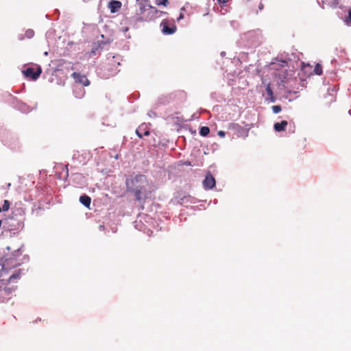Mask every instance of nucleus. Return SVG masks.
Wrapping results in <instances>:
<instances>
[{"label": "nucleus", "mask_w": 351, "mask_h": 351, "mask_svg": "<svg viewBox=\"0 0 351 351\" xmlns=\"http://www.w3.org/2000/svg\"><path fill=\"white\" fill-rule=\"evenodd\" d=\"M7 250H10V247L9 246H8V247H7Z\"/></svg>", "instance_id": "obj_52"}, {"label": "nucleus", "mask_w": 351, "mask_h": 351, "mask_svg": "<svg viewBox=\"0 0 351 351\" xmlns=\"http://www.w3.org/2000/svg\"><path fill=\"white\" fill-rule=\"evenodd\" d=\"M128 29H129V28H128V27H124V28L123 29V32H127V31H128Z\"/></svg>", "instance_id": "obj_43"}, {"label": "nucleus", "mask_w": 351, "mask_h": 351, "mask_svg": "<svg viewBox=\"0 0 351 351\" xmlns=\"http://www.w3.org/2000/svg\"><path fill=\"white\" fill-rule=\"evenodd\" d=\"M1 211H3V209H2V207H1V206H0V213H1Z\"/></svg>", "instance_id": "obj_50"}, {"label": "nucleus", "mask_w": 351, "mask_h": 351, "mask_svg": "<svg viewBox=\"0 0 351 351\" xmlns=\"http://www.w3.org/2000/svg\"><path fill=\"white\" fill-rule=\"evenodd\" d=\"M140 14H143L145 12H148V7L147 4H143L142 3H140Z\"/></svg>", "instance_id": "obj_27"}, {"label": "nucleus", "mask_w": 351, "mask_h": 351, "mask_svg": "<svg viewBox=\"0 0 351 351\" xmlns=\"http://www.w3.org/2000/svg\"><path fill=\"white\" fill-rule=\"evenodd\" d=\"M121 5V2L119 1L110 0L108 2V8L110 9L111 13H116L120 10Z\"/></svg>", "instance_id": "obj_12"}, {"label": "nucleus", "mask_w": 351, "mask_h": 351, "mask_svg": "<svg viewBox=\"0 0 351 351\" xmlns=\"http://www.w3.org/2000/svg\"><path fill=\"white\" fill-rule=\"evenodd\" d=\"M3 142L11 149H14L18 145V138L15 135L10 134L3 140Z\"/></svg>", "instance_id": "obj_10"}, {"label": "nucleus", "mask_w": 351, "mask_h": 351, "mask_svg": "<svg viewBox=\"0 0 351 351\" xmlns=\"http://www.w3.org/2000/svg\"><path fill=\"white\" fill-rule=\"evenodd\" d=\"M217 134L221 138H223L226 136V132H224L223 130H219V131H218Z\"/></svg>", "instance_id": "obj_33"}, {"label": "nucleus", "mask_w": 351, "mask_h": 351, "mask_svg": "<svg viewBox=\"0 0 351 351\" xmlns=\"http://www.w3.org/2000/svg\"><path fill=\"white\" fill-rule=\"evenodd\" d=\"M148 114H149L150 117H152V116L156 117V112H154V111H150V112L148 113Z\"/></svg>", "instance_id": "obj_39"}, {"label": "nucleus", "mask_w": 351, "mask_h": 351, "mask_svg": "<svg viewBox=\"0 0 351 351\" xmlns=\"http://www.w3.org/2000/svg\"><path fill=\"white\" fill-rule=\"evenodd\" d=\"M135 132L140 138H142L144 136H147L150 134L146 123H142L139 125Z\"/></svg>", "instance_id": "obj_11"}, {"label": "nucleus", "mask_w": 351, "mask_h": 351, "mask_svg": "<svg viewBox=\"0 0 351 351\" xmlns=\"http://www.w3.org/2000/svg\"><path fill=\"white\" fill-rule=\"evenodd\" d=\"M14 290H15V287L14 286L12 287H5L4 293L6 295H9Z\"/></svg>", "instance_id": "obj_31"}, {"label": "nucleus", "mask_w": 351, "mask_h": 351, "mask_svg": "<svg viewBox=\"0 0 351 351\" xmlns=\"http://www.w3.org/2000/svg\"><path fill=\"white\" fill-rule=\"evenodd\" d=\"M294 129H295V125L294 123H293V126L291 127V124H290L289 125V131H291L292 133L294 132Z\"/></svg>", "instance_id": "obj_35"}, {"label": "nucleus", "mask_w": 351, "mask_h": 351, "mask_svg": "<svg viewBox=\"0 0 351 351\" xmlns=\"http://www.w3.org/2000/svg\"><path fill=\"white\" fill-rule=\"evenodd\" d=\"M44 55H45V56H47V55H48V52H47V51H45V52L44 53Z\"/></svg>", "instance_id": "obj_46"}, {"label": "nucleus", "mask_w": 351, "mask_h": 351, "mask_svg": "<svg viewBox=\"0 0 351 351\" xmlns=\"http://www.w3.org/2000/svg\"><path fill=\"white\" fill-rule=\"evenodd\" d=\"M20 254H21V248H19V249L14 250V252L12 253V255L14 257L18 256Z\"/></svg>", "instance_id": "obj_32"}, {"label": "nucleus", "mask_w": 351, "mask_h": 351, "mask_svg": "<svg viewBox=\"0 0 351 351\" xmlns=\"http://www.w3.org/2000/svg\"><path fill=\"white\" fill-rule=\"evenodd\" d=\"M265 90L267 92V95L274 93V91H273L271 87L270 83H267L266 84Z\"/></svg>", "instance_id": "obj_30"}, {"label": "nucleus", "mask_w": 351, "mask_h": 351, "mask_svg": "<svg viewBox=\"0 0 351 351\" xmlns=\"http://www.w3.org/2000/svg\"><path fill=\"white\" fill-rule=\"evenodd\" d=\"M155 3L158 6H165L167 7L169 4V0H156Z\"/></svg>", "instance_id": "obj_25"}, {"label": "nucleus", "mask_w": 351, "mask_h": 351, "mask_svg": "<svg viewBox=\"0 0 351 351\" xmlns=\"http://www.w3.org/2000/svg\"><path fill=\"white\" fill-rule=\"evenodd\" d=\"M80 202L86 208L90 209L91 198L88 195L84 193L79 198Z\"/></svg>", "instance_id": "obj_13"}, {"label": "nucleus", "mask_w": 351, "mask_h": 351, "mask_svg": "<svg viewBox=\"0 0 351 351\" xmlns=\"http://www.w3.org/2000/svg\"><path fill=\"white\" fill-rule=\"evenodd\" d=\"M34 36V31L32 29H28L26 30L25 32V36L27 38H33Z\"/></svg>", "instance_id": "obj_28"}, {"label": "nucleus", "mask_w": 351, "mask_h": 351, "mask_svg": "<svg viewBox=\"0 0 351 351\" xmlns=\"http://www.w3.org/2000/svg\"><path fill=\"white\" fill-rule=\"evenodd\" d=\"M344 23L347 25H351V8H350L348 11V13L344 19Z\"/></svg>", "instance_id": "obj_22"}, {"label": "nucleus", "mask_w": 351, "mask_h": 351, "mask_svg": "<svg viewBox=\"0 0 351 351\" xmlns=\"http://www.w3.org/2000/svg\"><path fill=\"white\" fill-rule=\"evenodd\" d=\"M101 50V47L100 45H95L90 51V55L95 56Z\"/></svg>", "instance_id": "obj_23"}, {"label": "nucleus", "mask_w": 351, "mask_h": 351, "mask_svg": "<svg viewBox=\"0 0 351 351\" xmlns=\"http://www.w3.org/2000/svg\"><path fill=\"white\" fill-rule=\"evenodd\" d=\"M258 8L259 10H263V4L262 3H261L258 5Z\"/></svg>", "instance_id": "obj_40"}, {"label": "nucleus", "mask_w": 351, "mask_h": 351, "mask_svg": "<svg viewBox=\"0 0 351 351\" xmlns=\"http://www.w3.org/2000/svg\"><path fill=\"white\" fill-rule=\"evenodd\" d=\"M73 95L76 98H82L84 97L85 94V90L82 87H78L77 86H75L73 90Z\"/></svg>", "instance_id": "obj_16"}, {"label": "nucleus", "mask_w": 351, "mask_h": 351, "mask_svg": "<svg viewBox=\"0 0 351 351\" xmlns=\"http://www.w3.org/2000/svg\"><path fill=\"white\" fill-rule=\"evenodd\" d=\"M23 75L27 78H30L32 80H36L42 73V68L40 66H37L35 69L33 67H27L22 71Z\"/></svg>", "instance_id": "obj_6"}, {"label": "nucleus", "mask_w": 351, "mask_h": 351, "mask_svg": "<svg viewBox=\"0 0 351 351\" xmlns=\"http://www.w3.org/2000/svg\"><path fill=\"white\" fill-rule=\"evenodd\" d=\"M185 165H191V162H190V161H186V162H185Z\"/></svg>", "instance_id": "obj_45"}, {"label": "nucleus", "mask_w": 351, "mask_h": 351, "mask_svg": "<svg viewBox=\"0 0 351 351\" xmlns=\"http://www.w3.org/2000/svg\"><path fill=\"white\" fill-rule=\"evenodd\" d=\"M23 38V37L22 36H20L19 39L22 40Z\"/></svg>", "instance_id": "obj_49"}, {"label": "nucleus", "mask_w": 351, "mask_h": 351, "mask_svg": "<svg viewBox=\"0 0 351 351\" xmlns=\"http://www.w3.org/2000/svg\"><path fill=\"white\" fill-rule=\"evenodd\" d=\"M271 110L274 114H278L281 112L282 107L280 105H275L271 106Z\"/></svg>", "instance_id": "obj_26"}, {"label": "nucleus", "mask_w": 351, "mask_h": 351, "mask_svg": "<svg viewBox=\"0 0 351 351\" xmlns=\"http://www.w3.org/2000/svg\"><path fill=\"white\" fill-rule=\"evenodd\" d=\"M276 100L277 98L274 93L267 95V97L265 98V101H267L269 103H275Z\"/></svg>", "instance_id": "obj_24"}, {"label": "nucleus", "mask_w": 351, "mask_h": 351, "mask_svg": "<svg viewBox=\"0 0 351 351\" xmlns=\"http://www.w3.org/2000/svg\"><path fill=\"white\" fill-rule=\"evenodd\" d=\"M45 17H46V18H47V19H49V16L48 14H46V15H45Z\"/></svg>", "instance_id": "obj_48"}, {"label": "nucleus", "mask_w": 351, "mask_h": 351, "mask_svg": "<svg viewBox=\"0 0 351 351\" xmlns=\"http://www.w3.org/2000/svg\"><path fill=\"white\" fill-rule=\"evenodd\" d=\"M8 229L10 232H13L15 234L16 232L21 230L24 228L23 219H16L14 217L9 218L7 221Z\"/></svg>", "instance_id": "obj_5"}, {"label": "nucleus", "mask_w": 351, "mask_h": 351, "mask_svg": "<svg viewBox=\"0 0 351 351\" xmlns=\"http://www.w3.org/2000/svg\"><path fill=\"white\" fill-rule=\"evenodd\" d=\"M5 302V298L3 295V293L0 294V303Z\"/></svg>", "instance_id": "obj_37"}, {"label": "nucleus", "mask_w": 351, "mask_h": 351, "mask_svg": "<svg viewBox=\"0 0 351 351\" xmlns=\"http://www.w3.org/2000/svg\"><path fill=\"white\" fill-rule=\"evenodd\" d=\"M216 185V181L214 176L208 172L203 180V186L206 189H213Z\"/></svg>", "instance_id": "obj_9"}, {"label": "nucleus", "mask_w": 351, "mask_h": 351, "mask_svg": "<svg viewBox=\"0 0 351 351\" xmlns=\"http://www.w3.org/2000/svg\"><path fill=\"white\" fill-rule=\"evenodd\" d=\"M225 55H226V52H225V51H222V52L221 53V56L222 57L225 56Z\"/></svg>", "instance_id": "obj_44"}, {"label": "nucleus", "mask_w": 351, "mask_h": 351, "mask_svg": "<svg viewBox=\"0 0 351 351\" xmlns=\"http://www.w3.org/2000/svg\"><path fill=\"white\" fill-rule=\"evenodd\" d=\"M276 61L271 63V67L276 70L275 76L278 79L279 85L285 87L286 84L295 78V72L293 70L283 69L285 66H288L287 60L277 59Z\"/></svg>", "instance_id": "obj_2"}, {"label": "nucleus", "mask_w": 351, "mask_h": 351, "mask_svg": "<svg viewBox=\"0 0 351 351\" xmlns=\"http://www.w3.org/2000/svg\"><path fill=\"white\" fill-rule=\"evenodd\" d=\"M72 77L74 79L75 82L80 85L88 86L90 84V81L86 75H82L80 73L73 72L71 74Z\"/></svg>", "instance_id": "obj_8"}, {"label": "nucleus", "mask_w": 351, "mask_h": 351, "mask_svg": "<svg viewBox=\"0 0 351 351\" xmlns=\"http://www.w3.org/2000/svg\"><path fill=\"white\" fill-rule=\"evenodd\" d=\"M338 88L337 86H334L331 88V93H328L326 97H330V102H333L335 101V93L337 91Z\"/></svg>", "instance_id": "obj_19"}, {"label": "nucleus", "mask_w": 351, "mask_h": 351, "mask_svg": "<svg viewBox=\"0 0 351 351\" xmlns=\"http://www.w3.org/2000/svg\"><path fill=\"white\" fill-rule=\"evenodd\" d=\"M184 14H183V13H180V14H179V16H178V17L177 20L179 21H180L181 19H184Z\"/></svg>", "instance_id": "obj_34"}, {"label": "nucleus", "mask_w": 351, "mask_h": 351, "mask_svg": "<svg viewBox=\"0 0 351 351\" xmlns=\"http://www.w3.org/2000/svg\"><path fill=\"white\" fill-rule=\"evenodd\" d=\"M99 230H104V225H99Z\"/></svg>", "instance_id": "obj_42"}, {"label": "nucleus", "mask_w": 351, "mask_h": 351, "mask_svg": "<svg viewBox=\"0 0 351 351\" xmlns=\"http://www.w3.org/2000/svg\"><path fill=\"white\" fill-rule=\"evenodd\" d=\"M10 202L5 199L3 201V206H2V209L3 211H7L9 210L10 208Z\"/></svg>", "instance_id": "obj_29"}, {"label": "nucleus", "mask_w": 351, "mask_h": 351, "mask_svg": "<svg viewBox=\"0 0 351 351\" xmlns=\"http://www.w3.org/2000/svg\"><path fill=\"white\" fill-rule=\"evenodd\" d=\"M11 97V104L13 106L14 108L16 110L21 112L22 113H29L31 112L33 109H36L37 104H35V106L34 108H30L29 106H28L26 103L19 100L16 97H12L11 95H10Z\"/></svg>", "instance_id": "obj_4"}, {"label": "nucleus", "mask_w": 351, "mask_h": 351, "mask_svg": "<svg viewBox=\"0 0 351 351\" xmlns=\"http://www.w3.org/2000/svg\"><path fill=\"white\" fill-rule=\"evenodd\" d=\"M178 203L181 205L187 204H195V199L191 195H184L178 199Z\"/></svg>", "instance_id": "obj_15"}, {"label": "nucleus", "mask_w": 351, "mask_h": 351, "mask_svg": "<svg viewBox=\"0 0 351 351\" xmlns=\"http://www.w3.org/2000/svg\"><path fill=\"white\" fill-rule=\"evenodd\" d=\"M51 34L52 32H51L50 31L47 32L45 34L46 38L48 39Z\"/></svg>", "instance_id": "obj_38"}, {"label": "nucleus", "mask_w": 351, "mask_h": 351, "mask_svg": "<svg viewBox=\"0 0 351 351\" xmlns=\"http://www.w3.org/2000/svg\"><path fill=\"white\" fill-rule=\"evenodd\" d=\"M262 84H263L264 86H266V84H267V80H263V81H262Z\"/></svg>", "instance_id": "obj_41"}, {"label": "nucleus", "mask_w": 351, "mask_h": 351, "mask_svg": "<svg viewBox=\"0 0 351 351\" xmlns=\"http://www.w3.org/2000/svg\"><path fill=\"white\" fill-rule=\"evenodd\" d=\"M21 269H19L18 271H15L11 276L9 278V280H8V282H14L15 280H17L20 278V275H21Z\"/></svg>", "instance_id": "obj_20"}, {"label": "nucleus", "mask_w": 351, "mask_h": 351, "mask_svg": "<svg viewBox=\"0 0 351 351\" xmlns=\"http://www.w3.org/2000/svg\"><path fill=\"white\" fill-rule=\"evenodd\" d=\"M181 10H182V11H184V10H185V8H184V7H182V8H181Z\"/></svg>", "instance_id": "obj_47"}, {"label": "nucleus", "mask_w": 351, "mask_h": 351, "mask_svg": "<svg viewBox=\"0 0 351 351\" xmlns=\"http://www.w3.org/2000/svg\"><path fill=\"white\" fill-rule=\"evenodd\" d=\"M210 128L207 126H201L199 128V134L203 136L206 137L210 133Z\"/></svg>", "instance_id": "obj_18"}, {"label": "nucleus", "mask_w": 351, "mask_h": 351, "mask_svg": "<svg viewBox=\"0 0 351 351\" xmlns=\"http://www.w3.org/2000/svg\"><path fill=\"white\" fill-rule=\"evenodd\" d=\"M160 27H162V33L165 35H171L176 31V25L173 24L171 26H169V24L166 19H164L161 22Z\"/></svg>", "instance_id": "obj_7"}, {"label": "nucleus", "mask_w": 351, "mask_h": 351, "mask_svg": "<svg viewBox=\"0 0 351 351\" xmlns=\"http://www.w3.org/2000/svg\"><path fill=\"white\" fill-rule=\"evenodd\" d=\"M288 122L285 120H282L280 122H276L274 124V129L276 132H280L285 131Z\"/></svg>", "instance_id": "obj_14"}, {"label": "nucleus", "mask_w": 351, "mask_h": 351, "mask_svg": "<svg viewBox=\"0 0 351 351\" xmlns=\"http://www.w3.org/2000/svg\"><path fill=\"white\" fill-rule=\"evenodd\" d=\"M148 7V13L146 18H144L141 16H135L130 19V24H132V22H138V21H149L154 20L156 18L161 17L162 15L167 14V12L160 11L156 9L155 7L151 5L149 3H147Z\"/></svg>", "instance_id": "obj_3"}, {"label": "nucleus", "mask_w": 351, "mask_h": 351, "mask_svg": "<svg viewBox=\"0 0 351 351\" xmlns=\"http://www.w3.org/2000/svg\"><path fill=\"white\" fill-rule=\"evenodd\" d=\"M40 320H41V319H40V318H38V319H36V320L35 321V322H36L37 321H40Z\"/></svg>", "instance_id": "obj_51"}, {"label": "nucleus", "mask_w": 351, "mask_h": 351, "mask_svg": "<svg viewBox=\"0 0 351 351\" xmlns=\"http://www.w3.org/2000/svg\"><path fill=\"white\" fill-rule=\"evenodd\" d=\"M147 179L143 174H135L133 173L126 178V191L133 194L136 201H141L146 197V186Z\"/></svg>", "instance_id": "obj_1"}, {"label": "nucleus", "mask_w": 351, "mask_h": 351, "mask_svg": "<svg viewBox=\"0 0 351 351\" xmlns=\"http://www.w3.org/2000/svg\"><path fill=\"white\" fill-rule=\"evenodd\" d=\"M322 66L321 64L317 63L315 64L313 73L317 75H321L322 74Z\"/></svg>", "instance_id": "obj_21"}, {"label": "nucleus", "mask_w": 351, "mask_h": 351, "mask_svg": "<svg viewBox=\"0 0 351 351\" xmlns=\"http://www.w3.org/2000/svg\"><path fill=\"white\" fill-rule=\"evenodd\" d=\"M218 3L219 4H225L228 2V0H217Z\"/></svg>", "instance_id": "obj_36"}, {"label": "nucleus", "mask_w": 351, "mask_h": 351, "mask_svg": "<svg viewBox=\"0 0 351 351\" xmlns=\"http://www.w3.org/2000/svg\"><path fill=\"white\" fill-rule=\"evenodd\" d=\"M169 97L167 95H162L158 97L156 105H166L169 103Z\"/></svg>", "instance_id": "obj_17"}]
</instances>
